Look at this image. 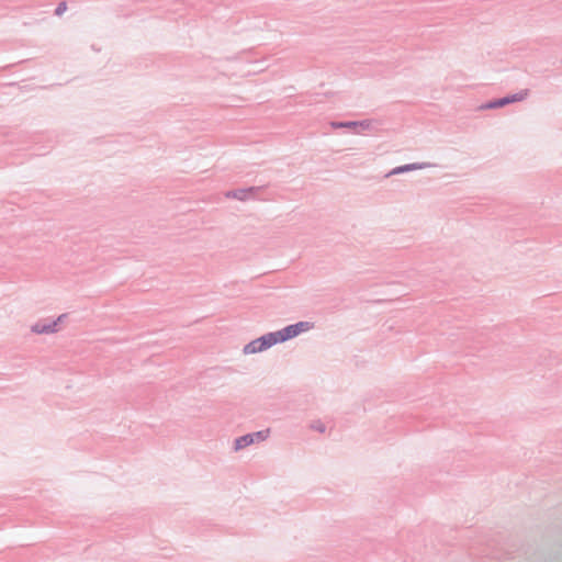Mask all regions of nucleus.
<instances>
[{
	"label": "nucleus",
	"mask_w": 562,
	"mask_h": 562,
	"mask_svg": "<svg viewBox=\"0 0 562 562\" xmlns=\"http://www.w3.org/2000/svg\"><path fill=\"white\" fill-rule=\"evenodd\" d=\"M68 318V314H60L57 318H42L38 319L31 326V331L36 335H50L56 334L61 330V327L66 319Z\"/></svg>",
	"instance_id": "1"
},
{
	"label": "nucleus",
	"mask_w": 562,
	"mask_h": 562,
	"mask_svg": "<svg viewBox=\"0 0 562 562\" xmlns=\"http://www.w3.org/2000/svg\"><path fill=\"white\" fill-rule=\"evenodd\" d=\"M272 346H274V342H273L272 336L270 335V333H268V334H265L261 337L256 338V339L249 341L248 344H246L243 348V353L244 355H254V353L262 352V351L271 348Z\"/></svg>",
	"instance_id": "2"
},
{
	"label": "nucleus",
	"mask_w": 562,
	"mask_h": 562,
	"mask_svg": "<svg viewBox=\"0 0 562 562\" xmlns=\"http://www.w3.org/2000/svg\"><path fill=\"white\" fill-rule=\"evenodd\" d=\"M529 95V90L525 89L517 93L506 95L504 98L496 99L494 101H491L486 103L483 108L484 109H497L503 108L505 105H508L514 102H520L524 101Z\"/></svg>",
	"instance_id": "3"
},
{
	"label": "nucleus",
	"mask_w": 562,
	"mask_h": 562,
	"mask_svg": "<svg viewBox=\"0 0 562 562\" xmlns=\"http://www.w3.org/2000/svg\"><path fill=\"white\" fill-rule=\"evenodd\" d=\"M330 126L335 130H339V128L356 130L357 127H360L362 130L370 131V130H374V121L373 120L346 121V122L334 121L330 123Z\"/></svg>",
	"instance_id": "4"
},
{
	"label": "nucleus",
	"mask_w": 562,
	"mask_h": 562,
	"mask_svg": "<svg viewBox=\"0 0 562 562\" xmlns=\"http://www.w3.org/2000/svg\"><path fill=\"white\" fill-rule=\"evenodd\" d=\"M431 167H435V165L431 164V162H428V161L407 164V165H403V166H398V167L393 168L386 175V177H391V176H395V175H401V173H405V172H409V171H415V170L428 169V168H431Z\"/></svg>",
	"instance_id": "5"
},
{
	"label": "nucleus",
	"mask_w": 562,
	"mask_h": 562,
	"mask_svg": "<svg viewBox=\"0 0 562 562\" xmlns=\"http://www.w3.org/2000/svg\"><path fill=\"white\" fill-rule=\"evenodd\" d=\"M295 329L296 328H294V325L292 324V325L285 326L284 328L280 329V330L271 331L270 335L272 336L274 345L284 342L289 339L296 337Z\"/></svg>",
	"instance_id": "6"
},
{
	"label": "nucleus",
	"mask_w": 562,
	"mask_h": 562,
	"mask_svg": "<svg viewBox=\"0 0 562 562\" xmlns=\"http://www.w3.org/2000/svg\"><path fill=\"white\" fill-rule=\"evenodd\" d=\"M258 190L259 189L256 188V187H250V188H246V189H237V190L227 191L225 193V196L227 199H235V200H239V201H246L251 195H254Z\"/></svg>",
	"instance_id": "7"
},
{
	"label": "nucleus",
	"mask_w": 562,
	"mask_h": 562,
	"mask_svg": "<svg viewBox=\"0 0 562 562\" xmlns=\"http://www.w3.org/2000/svg\"><path fill=\"white\" fill-rule=\"evenodd\" d=\"M254 443L252 436L250 434H246L240 436L234 440V449L235 451H239L245 449Z\"/></svg>",
	"instance_id": "8"
},
{
	"label": "nucleus",
	"mask_w": 562,
	"mask_h": 562,
	"mask_svg": "<svg viewBox=\"0 0 562 562\" xmlns=\"http://www.w3.org/2000/svg\"><path fill=\"white\" fill-rule=\"evenodd\" d=\"M295 329L296 336H299L301 333L307 331L312 328V324L310 322H299L293 324Z\"/></svg>",
	"instance_id": "9"
},
{
	"label": "nucleus",
	"mask_w": 562,
	"mask_h": 562,
	"mask_svg": "<svg viewBox=\"0 0 562 562\" xmlns=\"http://www.w3.org/2000/svg\"><path fill=\"white\" fill-rule=\"evenodd\" d=\"M255 442L265 441L269 437V430H259L255 432H250Z\"/></svg>",
	"instance_id": "10"
},
{
	"label": "nucleus",
	"mask_w": 562,
	"mask_h": 562,
	"mask_svg": "<svg viewBox=\"0 0 562 562\" xmlns=\"http://www.w3.org/2000/svg\"><path fill=\"white\" fill-rule=\"evenodd\" d=\"M311 428L318 432H324L326 430L325 425L321 420H315L311 424Z\"/></svg>",
	"instance_id": "11"
},
{
	"label": "nucleus",
	"mask_w": 562,
	"mask_h": 562,
	"mask_svg": "<svg viewBox=\"0 0 562 562\" xmlns=\"http://www.w3.org/2000/svg\"><path fill=\"white\" fill-rule=\"evenodd\" d=\"M67 10V3L65 1H61L58 3V5L56 7L55 9V14L57 16H60L61 14H64V12H66Z\"/></svg>",
	"instance_id": "12"
}]
</instances>
